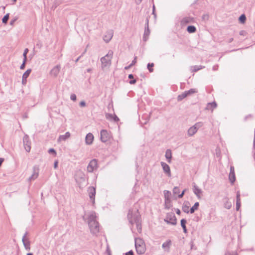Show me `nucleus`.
Here are the masks:
<instances>
[{
	"mask_svg": "<svg viewBox=\"0 0 255 255\" xmlns=\"http://www.w3.org/2000/svg\"><path fill=\"white\" fill-rule=\"evenodd\" d=\"M154 63H148L147 65V68L149 72H152L153 71V67Z\"/></svg>",
	"mask_w": 255,
	"mask_h": 255,
	"instance_id": "nucleus-39",
	"label": "nucleus"
},
{
	"mask_svg": "<svg viewBox=\"0 0 255 255\" xmlns=\"http://www.w3.org/2000/svg\"><path fill=\"white\" fill-rule=\"evenodd\" d=\"M187 221L185 219H182L180 221V224L182 228H184L186 226Z\"/></svg>",
	"mask_w": 255,
	"mask_h": 255,
	"instance_id": "nucleus-44",
	"label": "nucleus"
},
{
	"mask_svg": "<svg viewBox=\"0 0 255 255\" xmlns=\"http://www.w3.org/2000/svg\"><path fill=\"white\" fill-rule=\"evenodd\" d=\"M173 193L174 194H178L180 193V189L178 187H174L173 189Z\"/></svg>",
	"mask_w": 255,
	"mask_h": 255,
	"instance_id": "nucleus-46",
	"label": "nucleus"
},
{
	"mask_svg": "<svg viewBox=\"0 0 255 255\" xmlns=\"http://www.w3.org/2000/svg\"><path fill=\"white\" fill-rule=\"evenodd\" d=\"M70 99L73 101H75L77 99L76 95L75 94H72L70 96Z\"/></svg>",
	"mask_w": 255,
	"mask_h": 255,
	"instance_id": "nucleus-50",
	"label": "nucleus"
},
{
	"mask_svg": "<svg viewBox=\"0 0 255 255\" xmlns=\"http://www.w3.org/2000/svg\"><path fill=\"white\" fill-rule=\"evenodd\" d=\"M253 149L255 150V138L254 139Z\"/></svg>",
	"mask_w": 255,
	"mask_h": 255,
	"instance_id": "nucleus-64",
	"label": "nucleus"
},
{
	"mask_svg": "<svg viewBox=\"0 0 255 255\" xmlns=\"http://www.w3.org/2000/svg\"><path fill=\"white\" fill-rule=\"evenodd\" d=\"M33 173L29 177L28 181H31L32 180H34L36 179L38 176L39 174V168L37 165H34L33 168Z\"/></svg>",
	"mask_w": 255,
	"mask_h": 255,
	"instance_id": "nucleus-12",
	"label": "nucleus"
},
{
	"mask_svg": "<svg viewBox=\"0 0 255 255\" xmlns=\"http://www.w3.org/2000/svg\"><path fill=\"white\" fill-rule=\"evenodd\" d=\"M125 255H134V253L132 250H130L125 254Z\"/></svg>",
	"mask_w": 255,
	"mask_h": 255,
	"instance_id": "nucleus-60",
	"label": "nucleus"
},
{
	"mask_svg": "<svg viewBox=\"0 0 255 255\" xmlns=\"http://www.w3.org/2000/svg\"><path fill=\"white\" fill-rule=\"evenodd\" d=\"M61 69V66L60 64L57 65L56 66H54L50 71V75L53 77L55 78L56 77Z\"/></svg>",
	"mask_w": 255,
	"mask_h": 255,
	"instance_id": "nucleus-16",
	"label": "nucleus"
},
{
	"mask_svg": "<svg viewBox=\"0 0 255 255\" xmlns=\"http://www.w3.org/2000/svg\"><path fill=\"white\" fill-rule=\"evenodd\" d=\"M58 161L57 160H55L54 162L53 167L54 169H56L58 167Z\"/></svg>",
	"mask_w": 255,
	"mask_h": 255,
	"instance_id": "nucleus-59",
	"label": "nucleus"
},
{
	"mask_svg": "<svg viewBox=\"0 0 255 255\" xmlns=\"http://www.w3.org/2000/svg\"><path fill=\"white\" fill-rule=\"evenodd\" d=\"M165 209H169L172 206L171 199H166L164 200Z\"/></svg>",
	"mask_w": 255,
	"mask_h": 255,
	"instance_id": "nucleus-29",
	"label": "nucleus"
},
{
	"mask_svg": "<svg viewBox=\"0 0 255 255\" xmlns=\"http://www.w3.org/2000/svg\"><path fill=\"white\" fill-rule=\"evenodd\" d=\"M87 191L89 196L92 204L94 205L95 203L96 186H90L88 188Z\"/></svg>",
	"mask_w": 255,
	"mask_h": 255,
	"instance_id": "nucleus-6",
	"label": "nucleus"
},
{
	"mask_svg": "<svg viewBox=\"0 0 255 255\" xmlns=\"http://www.w3.org/2000/svg\"><path fill=\"white\" fill-rule=\"evenodd\" d=\"M219 66L218 65L216 64L213 66L212 69L213 71H217L218 69Z\"/></svg>",
	"mask_w": 255,
	"mask_h": 255,
	"instance_id": "nucleus-61",
	"label": "nucleus"
},
{
	"mask_svg": "<svg viewBox=\"0 0 255 255\" xmlns=\"http://www.w3.org/2000/svg\"><path fill=\"white\" fill-rule=\"evenodd\" d=\"M48 153L54 156H56L57 154L56 150L53 148H51L48 150Z\"/></svg>",
	"mask_w": 255,
	"mask_h": 255,
	"instance_id": "nucleus-43",
	"label": "nucleus"
},
{
	"mask_svg": "<svg viewBox=\"0 0 255 255\" xmlns=\"http://www.w3.org/2000/svg\"><path fill=\"white\" fill-rule=\"evenodd\" d=\"M23 142L25 150L29 152L31 149V142L29 141V136L27 135H25L23 138Z\"/></svg>",
	"mask_w": 255,
	"mask_h": 255,
	"instance_id": "nucleus-9",
	"label": "nucleus"
},
{
	"mask_svg": "<svg viewBox=\"0 0 255 255\" xmlns=\"http://www.w3.org/2000/svg\"><path fill=\"white\" fill-rule=\"evenodd\" d=\"M136 228H137V230L138 232L140 233L142 231L141 221L136 223Z\"/></svg>",
	"mask_w": 255,
	"mask_h": 255,
	"instance_id": "nucleus-42",
	"label": "nucleus"
},
{
	"mask_svg": "<svg viewBox=\"0 0 255 255\" xmlns=\"http://www.w3.org/2000/svg\"><path fill=\"white\" fill-rule=\"evenodd\" d=\"M186 189L183 190L180 194H178V197L179 198H182L183 197V196L184 195L185 193L186 192Z\"/></svg>",
	"mask_w": 255,
	"mask_h": 255,
	"instance_id": "nucleus-51",
	"label": "nucleus"
},
{
	"mask_svg": "<svg viewBox=\"0 0 255 255\" xmlns=\"http://www.w3.org/2000/svg\"><path fill=\"white\" fill-rule=\"evenodd\" d=\"M171 244V241L170 240H168L162 244V248L164 250V251L169 252Z\"/></svg>",
	"mask_w": 255,
	"mask_h": 255,
	"instance_id": "nucleus-23",
	"label": "nucleus"
},
{
	"mask_svg": "<svg viewBox=\"0 0 255 255\" xmlns=\"http://www.w3.org/2000/svg\"><path fill=\"white\" fill-rule=\"evenodd\" d=\"M113 55V52L112 50H109L105 56L101 58V61L103 67H106L111 65Z\"/></svg>",
	"mask_w": 255,
	"mask_h": 255,
	"instance_id": "nucleus-2",
	"label": "nucleus"
},
{
	"mask_svg": "<svg viewBox=\"0 0 255 255\" xmlns=\"http://www.w3.org/2000/svg\"><path fill=\"white\" fill-rule=\"evenodd\" d=\"M185 92L186 93L187 96H188L194 93H197L198 91L196 89H190L188 91H185Z\"/></svg>",
	"mask_w": 255,
	"mask_h": 255,
	"instance_id": "nucleus-35",
	"label": "nucleus"
},
{
	"mask_svg": "<svg viewBox=\"0 0 255 255\" xmlns=\"http://www.w3.org/2000/svg\"><path fill=\"white\" fill-rule=\"evenodd\" d=\"M165 156L167 160V161L169 163H171L172 157V151L171 149H168L166 150Z\"/></svg>",
	"mask_w": 255,
	"mask_h": 255,
	"instance_id": "nucleus-26",
	"label": "nucleus"
},
{
	"mask_svg": "<svg viewBox=\"0 0 255 255\" xmlns=\"http://www.w3.org/2000/svg\"><path fill=\"white\" fill-rule=\"evenodd\" d=\"M17 19H18V17L15 16L13 18L11 19L10 21V23H9L10 25H13V24L15 23V22L17 20Z\"/></svg>",
	"mask_w": 255,
	"mask_h": 255,
	"instance_id": "nucleus-49",
	"label": "nucleus"
},
{
	"mask_svg": "<svg viewBox=\"0 0 255 255\" xmlns=\"http://www.w3.org/2000/svg\"><path fill=\"white\" fill-rule=\"evenodd\" d=\"M91 226H89V228L91 233L93 234H97L99 232V223L98 221L92 224Z\"/></svg>",
	"mask_w": 255,
	"mask_h": 255,
	"instance_id": "nucleus-13",
	"label": "nucleus"
},
{
	"mask_svg": "<svg viewBox=\"0 0 255 255\" xmlns=\"http://www.w3.org/2000/svg\"><path fill=\"white\" fill-rule=\"evenodd\" d=\"M189 207L190 203L189 202H184L182 206L183 211L187 214L190 213V210H189Z\"/></svg>",
	"mask_w": 255,
	"mask_h": 255,
	"instance_id": "nucleus-27",
	"label": "nucleus"
},
{
	"mask_svg": "<svg viewBox=\"0 0 255 255\" xmlns=\"http://www.w3.org/2000/svg\"><path fill=\"white\" fill-rule=\"evenodd\" d=\"M191 250H196V248L194 247V243L192 241L190 243Z\"/></svg>",
	"mask_w": 255,
	"mask_h": 255,
	"instance_id": "nucleus-56",
	"label": "nucleus"
},
{
	"mask_svg": "<svg viewBox=\"0 0 255 255\" xmlns=\"http://www.w3.org/2000/svg\"><path fill=\"white\" fill-rule=\"evenodd\" d=\"M152 14L154 15V17L155 18L156 17V14L155 13V5L153 4L152 6Z\"/></svg>",
	"mask_w": 255,
	"mask_h": 255,
	"instance_id": "nucleus-55",
	"label": "nucleus"
},
{
	"mask_svg": "<svg viewBox=\"0 0 255 255\" xmlns=\"http://www.w3.org/2000/svg\"><path fill=\"white\" fill-rule=\"evenodd\" d=\"M97 216L95 212H92L88 216L87 219V222L88 223L89 226H91L92 224L94 222H97L96 220Z\"/></svg>",
	"mask_w": 255,
	"mask_h": 255,
	"instance_id": "nucleus-17",
	"label": "nucleus"
},
{
	"mask_svg": "<svg viewBox=\"0 0 255 255\" xmlns=\"http://www.w3.org/2000/svg\"><path fill=\"white\" fill-rule=\"evenodd\" d=\"M160 164L164 173L168 177H171V173L170 166L167 163L163 161L161 162Z\"/></svg>",
	"mask_w": 255,
	"mask_h": 255,
	"instance_id": "nucleus-11",
	"label": "nucleus"
},
{
	"mask_svg": "<svg viewBox=\"0 0 255 255\" xmlns=\"http://www.w3.org/2000/svg\"><path fill=\"white\" fill-rule=\"evenodd\" d=\"M225 255H238L236 252H227L226 253Z\"/></svg>",
	"mask_w": 255,
	"mask_h": 255,
	"instance_id": "nucleus-57",
	"label": "nucleus"
},
{
	"mask_svg": "<svg viewBox=\"0 0 255 255\" xmlns=\"http://www.w3.org/2000/svg\"><path fill=\"white\" fill-rule=\"evenodd\" d=\"M203 126V123L202 122H197L193 126L196 128V129L198 130L199 128H201Z\"/></svg>",
	"mask_w": 255,
	"mask_h": 255,
	"instance_id": "nucleus-41",
	"label": "nucleus"
},
{
	"mask_svg": "<svg viewBox=\"0 0 255 255\" xmlns=\"http://www.w3.org/2000/svg\"><path fill=\"white\" fill-rule=\"evenodd\" d=\"M28 51H29V50L28 48H25L24 49V52L23 53V59L27 60V53L28 52Z\"/></svg>",
	"mask_w": 255,
	"mask_h": 255,
	"instance_id": "nucleus-45",
	"label": "nucleus"
},
{
	"mask_svg": "<svg viewBox=\"0 0 255 255\" xmlns=\"http://www.w3.org/2000/svg\"><path fill=\"white\" fill-rule=\"evenodd\" d=\"M194 18L191 17H185L181 20V24L182 25H185L188 23L193 22Z\"/></svg>",
	"mask_w": 255,
	"mask_h": 255,
	"instance_id": "nucleus-22",
	"label": "nucleus"
},
{
	"mask_svg": "<svg viewBox=\"0 0 255 255\" xmlns=\"http://www.w3.org/2000/svg\"><path fill=\"white\" fill-rule=\"evenodd\" d=\"M139 242H140L141 244H138L137 241H135L136 252L138 255H142L146 251L145 246L143 241L141 239H139Z\"/></svg>",
	"mask_w": 255,
	"mask_h": 255,
	"instance_id": "nucleus-4",
	"label": "nucleus"
},
{
	"mask_svg": "<svg viewBox=\"0 0 255 255\" xmlns=\"http://www.w3.org/2000/svg\"><path fill=\"white\" fill-rule=\"evenodd\" d=\"M241 206V202L240 199V193L239 191H238L236 195V209L237 211H239Z\"/></svg>",
	"mask_w": 255,
	"mask_h": 255,
	"instance_id": "nucleus-24",
	"label": "nucleus"
},
{
	"mask_svg": "<svg viewBox=\"0 0 255 255\" xmlns=\"http://www.w3.org/2000/svg\"><path fill=\"white\" fill-rule=\"evenodd\" d=\"M111 138V135L106 129H102L101 131L100 138L102 142L105 143Z\"/></svg>",
	"mask_w": 255,
	"mask_h": 255,
	"instance_id": "nucleus-7",
	"label": "nucleus"
},
{
	"mask_svg": "<svg viewBox=\"0 0 255 255\" xmlns=\"http://www.w3.org/2000/svg\"><path fill=\"white\" fill-rule=\"evenodd\" d=\"M253 118V115L252 114H249L246 116L244 118V121H247L249 119H252Z\"/></svg>",
	"mask_w": 255,
	"mask_h": 255,
	"instance_id": "nucleus-52",
	"label": "nucleus"
},
{
	"mask_svg": "<svg viewBox=\"0 0 255 255\" xmlns=\"http://www.w3.org/2000/svg\"><path fill=\"white\" fill-rule=\"evenodd\" d=\"M229 179L231 184H233L236 181V175L235 172L234 167L233 166H231L230 167V171L229 175Z\"/></svg>",
	"mask_w": 255,
	"mask_h": 255,
	"instance_id": "nucleus-15",
	"label": "nucleus"
},
{
	"mask_svg": "<svg viewBox=\"0 0 255 255\" xmlns=\"http://www.w3.org/2000/svg\"><path fill=\"white\" fill-rule=\"evenodd\" d=\"M149 20L148 18H147L146 19V23L145 24V28L144 32L143 35V40L144 41H146L148 38V36L150 34V30L148 26Z\"/></svg>",
	"mask_w": 255,
	"mask_h": 255,
	"instance_id": "nucleus-8",
	"label": "nucleus"
},
{
	"mask_svg": "<svg viewBox=\"0 0 255 255\" xmlns=\"http://www.w3.org/2000/svg\"><path fill=\"white\" fill-rule=\"evenodd\" d=\"M164 195L165 199H170L171 192L168 190L164 191Z\"/></svg>",
	"mask_w": 255,
	"mask_h": 255,
	"instance_id": "nucleus-40",
	"label": "nucleus"
},
{
	"mask_svg": "<svg viewBox=\"0 0 255 255\" xmlns=\"http://www.w3.org/2000/svg\"><path fill=\"white\" fill-rule=\"evenodd\" d=\"M197 130L196 129V128L193 126L190 127L188 130V135L189 136H193L194 134L197 132Z\"/></svg>",
	"mask_w": 255,
	"mask_h": 255,
	"instance_id": "nucleus-28",
	"label": "nucleus"
},
{
	"mask_svg": "<svg viewBox=\"0 0 255 255\" xmlns=\"http://www.w3.org/2000/svg\"><path fill=\"white\" fill-rule=\"evenodd\" d=\"M187 31L189 33H194L196 31V27L194 25H189L187 27Z\"/></svg>",
	"mask_w": 255,
	"mask_h": 255,
	"instance_id": "nucleus-32",
	"label": "nucleus"
},
{
	"mask_svg": "<svg viewBox=\"0 0 255 255\" xmlns=\"http://www.w3.org/2000/svg\"><path fill=\"white\" fill-rule=\"evenodd\" d=\"M193 191L194 193L196 195L198 199L201 198L200 194L202 193V191L201 189H200L196 184H194Z\"/></svg>",
	"mask_w": 255,
	"mask_h": 255,
	"instance_id": "nucleus-21",
	"label": "nucleus"
},
{
	"mask_svg": "<svg viewBox=\"0 0 255 255\" xmlns=\"http://www.w3.org/2000/svg\"><path fill=\"white\" fill-rule=\"evenodd\" d=\"M217 106V103L216 102L214 101L213 102L208 103L206 109L208 110H213L214 109L216 108Z\"/></svg>",
	"mask_w": 255,
	"mask_h": 255,
	"instance_id": "nucleus-30",
	"label": "nucleus"
},
{
	"mask_svg": "<svg viewBox=\"0 0 255 255\" xmlns=\"http://www.w3.org/2000/svg\"><path fill=\"white\" fill-rule=\"evenodd\" d=\"M203 68H204V66H202L201 65H195L191 67V70L192 72H197L199 70L203 69Z\"/></svg>",
	"mask_w": 255,
	"mask_h": 255,
	"instance_id": "nucleus-34",
	"label": "nucleus"
},
{
	"mask_svg": "<svg viewBox=\"0 0 255 255\" xmlns=\"http://www.w3.org/2000/svg\"><path fill=\"white\" fill-rule=\"evenodd\" d=\"M164 221L167 224L172 225H176L177 224V219L174 213L173 212L167 213Z\"/></svg>",
	"mask_w": 255,
	"mask_h": 255,
	"instance_id": "nucleus-3",
	"label": "nucleus"
},
{
	"mask_svg": "<svg viewBox=\"0 0 255 255\" xmlns=\"http://www.w3.org/2000/svg\"><path fill=\"white\" fill-rule=\"evenodd\" d=\"M94 135L92 133H88L85 137V142L87 145H90L93 143Z\"/></svg>",
	"mask_w": 255,
	"mask_h": 255,
	"instance_id": "nucleus-19",
	"label": "nucleus"
},
{
	"mask_svg": "<svg viewBox=\"0 0 255 255\" xmlns=\"http://www.w3.org/2000/svg\"><path fill=\"white\" fill-rule=\"evenodd\" d=\"M199 207V203L197 202L194 205L190 208V213L193 214L195 212V211L197 210Z\"/></svg>",
	"mask_w": 255,
	"mask_h": 255,
	"instance_id": "nucleus-31",
	"label": "nucleus"
},
{
	"mask_svg": "<svg viewBox=\"0 0 255 255\" xmlns=\"http://www.w3.org/2000/svg\"><path fill=\"white\" fill-rule=\"evenodd\" d=\"M136 63V57L135 56L134 58V59L132 61L131 63H130L131 65H134Z\"/></svg>",
	"mask_w": 255,
	"mask_h": 255,
	"instance_id": "nucleus-62",
	"label": "nucleus"
},
{
	"mask_svg": "<svg viewBox=\"0 0 255 255\" xmlns=\"http://www.w3.org/2000/svg\"><path fill=\"white\" fill-rule=\"evenodd\" d=\"M106 118L107 120L109 121H113L116 123L120 120L119 118L118 117L117 115H116L115 114L113 115L110 113H107L106 114Z\"/></svg>",
	"mask_w": 255,
	"mask_h": 255,
	"instance_id": "nucleus-18",
	"label": "nucleus"
},
{
	"mask_svg": "<svg viewBox=\"0 0 255 255\" xmlns=\"http://www.w3.org/2000/svg\"><path fill=\"white\" fill-rule=\"evenodd\" d=\"M232 206V205L230 203L227 202V203L225 204V207L227 209H230Z\"/></svg>",
	"mask_w": 255,
	"mask_h": 255,
	"instance_id": "nucleus-53",
	"label": "nucleus"
},
{
	"mask_svg": "<svg viewBox=\"0 0 255 255\" xmlns=\"http://www.w3.org/2000/svg\"><path fill=\"white\" fill-rule=\"evenodd\" d=\"M31 72V69H27L22 75V84H25L27 81V78L29 76Z\"/></svg>",
	"mask_w": 255,
	"mask_h": 255,
	"instance_id": "nucleus-20",
	"label": "nucleus"
},
{
	"mask_svg": "<svg viewBox=\"0 0 255 255\" xmlns=\"http://www.w3.org/2000/svg\"><path fill=\"white\" fill-rule=\"evenodd\" d=\"M26 62H27V60L23 59L22 63L20 66V69L21 70L24 69V68L25 67V64H26Z\"/></svg>",
	"mask_w": 255,
	"mask_h": 255,
	"instance_id": "nucleus-47",
	"label": "nucleus"
},
{
	"mask_svg": "<svg viewBox=\"0 0 255 255\" xmlns=\"http://www.w3.org/2000/svg\"><path fill=\"white\" fill-rule=\"evenodd\" d=\"M187 97V95H186V93L184 91L182 94L179 95L177 96V101H181L182 100H183L184 98H186Z\"/></svg>",
	"mask_w": 255,
	"mask_h": 255,
	"instance_id": "nucleus-37",
	"label": "nucleus"
},
{
	"mask_svg": "<svg viewBox=\"0 0 255 255\" xmlns=\"http://www.w3.org/2000/svg\"><path fill=\"white\" fill-rule=\"evenodd\" d=\"M27 234V232H26L22 237V242L25 250L27 251H29L30 250V242L28 239L26 238Z\"/></svg>",
	"mask_w": 255,
	"mask_h": 255,
	"instance_id": "nucleus-10",
	"label": "nucleus"
},
{
	"mask_svg": "<svg viewBox=\"0 0 255 255\" xmlns=\"http://www.w3.org/2000/svg\"><path fill=\"white\" fill-rule=\"evenodd\" d=\"M9 17V13H6L2 18V22L5 24H7Z\"/></svg>",
	"mask_w": 255,
	"mask_h": 255,
	"instance_id": "nucleus-38",
	"label": "nucleus"
},
{
	"mask_svg": "<svg viewBox=\"0 0 255 255\" xmlns=\"http://www.w3.org/2000/svg\"><path fill=\"white\" fill-rule=\"evenodd\" d=\"M128 79H130L128 81V83L130 84L133 85V84H134L136 82V80L135 79H134V76L133 74H129L128 76Z\"/></svg>",
	"mask_w": 255,
	"mask_h": 255,
	"instance_id": "nucleus-33",
	"label": "nucleus"
},
{
	"mask_svg": "<svg viewBox=\"0 0 255 255\" xmlns=\"http://www.w3.org/2000/svg\"><path fill=\"white\" fill-rule=\"evenodd\" d=\"M98 167V160L97 159H93L89 163L87 167V170L88 172L92 173L97 170Z\"/></svg>",
	"mask_w": 255,
	"mask_h": 255,
	"instance_id": "nucleus-5",
	"label": "nucleus"
},
{
	"mask_svg": "<svg viewBox=\"0 0 255 255\" xmlns=\"http://www.w3.org/2000/svg\"><path fill=\"white\" fill-rule=\"evenodd\" d=\"M127 218L129 222L132 225L134 223L136 224L141 221V217L138 210H136L133 212L132 210L129 209L127 215Z\"/></svg>",
	"mask_w": 255,
	"mask_h": 255,
	"instance_id": "nucleus-1",
	"label": "nucleus"
},
{
	"mask_svg": "<svg viewBox=\"0 0 255 255\" xmlns=\"http://www.w3.org/2000/svg\"><path fill=\"white\" fill-rule=\"evenodd\" d=\"M175 210L176 213L177 215H180L181 214V211L180 210V209L177 208V209H175Z\"/></svg>",
	"mask_w": 255,
	"mask_h": 255,
	"instance_id": "nucleus-63",
	"label": "nucleus"
},
{
	"mask_svg": "<svg viewBox=\"0 0 255 255\" xmlns=\"http://www.w3.org/2000/svg\"><path fill=\"white\" fill-rule=\"evenodd\" d=\"M246 16L245 14H241L240 16V17H239V21L242 24L245 23L246 22Z\"/></svg>",
	"mask_w": 255,
	"mask_h": 255,
	"instance_id": "nucleus-36",
	"label": "nucleus"
},
{
	"mask_svg": "<svg viewBox=\"0 0 255 255\" xmlns=\"http://www.w3.org/2000/svg\"><path fill=\"white\" fill-rule=\"evenodd\" d=\"M86 105V102L84 101H82L79 103V106L81 107H84Z\"/></svg>",
	"mask_w": 255,
	"mask_h": 255,
	"instance_id": "nucleus-54",
	"label": "nucleus"
},
{
	"mask_svg": "<svg viewBox=\"0 0 255 255\" xmlns=\"http://www.w3.org/2000/svg\"><path fill=\"white\" fill-rule=\"evenodd\" d=\"M70 135L69 131L66 132L64 134L60 135L57 139L58 142L66 140L70 136Z\"/></svg>",
	"mask_w": 255,
	"mask_h": 255,
	"instance_id": "nucleus-25",
	"label": "nucleus"
},
{
	"mask_svg": "<svg viewBox=\"0 0 255 255\" xmlns=\"http://www.w3.org/2000/svg\"><path fill=\"white\" fill-rule=\"evenodd\" d=\"M114 35V32L112 30H109L106 32L105 33L103 39L104 41L106 43H109L110 40L112 39Z\"/></svg>",
	"mask_w": 255,
	"mask_h": 255,
	"instance_id": "nucleus-14",
	"label": "nucleus"
},
{
	"mask_svg": "<svg viewBox=\"0 0 255 255\" xmlns=\"http://www.w3.org/2000/svg\"><path fill=\"white\" fill-rule=\"evenodd\" d=\"M43 46V44H42V42H41L40 41H38L36 43V47L38 48V49H40Z\"/></svg>",
	"mask_w": 255,
	"mask_h": 255,
	"instance_id": "nucleus-48",
	"label": "nucleus"
},
{
	"mask_svg": "<svg viewBox=\"0 0 255 255\" xmlns=\"http://www.w3.org/2000/svg\"><path fill=\"white\" fill-rule=\"evenodd\" d=\"M247 33V32L245 30H241L240 31V35L245 36L246 35Z\"/></svg>",
	"mask_w": 255,
	"mask_h": 255,
	"instance_id": "nucleus-58",
	"label": "nucleus"
}]
</instances>
